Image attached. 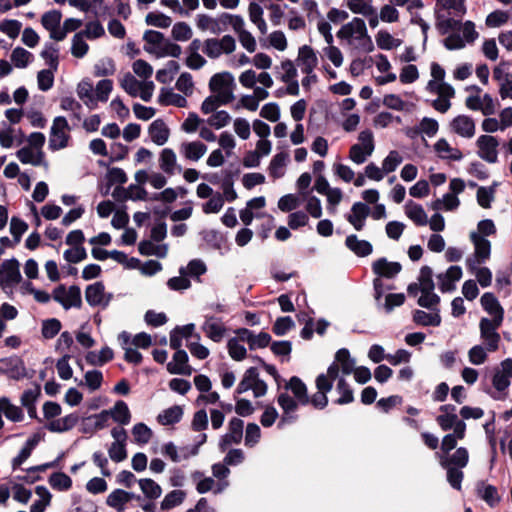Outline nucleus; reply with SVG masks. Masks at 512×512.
Wrapping results in <instances>:
<instances>
[{
  "instance_id": "f257e3e1",
  "label": "nucleus",
  "mask_w": 512,
  "mask_h": 512,
  "mask_svg": "<svg viewBox=\"0 0 512 512\" xmlns=\"http://www.w3.org/2000/svg\"><path fill=\"white\" fill-rule=\"evenodd\" d=\"M285 389L290 390L293 397L287 392H282L278 395L277 402L282 409V416L278 423L279 428L295 422L298 418L296 415L298 407L300 405L305 406L310 402L307 386L299 377H291L285 384Z\"/></svg>"
},
{
  "instance_id": "f03ea898",
  "label": "nucleus",
  "mask_w": 512,
  "mask_h": 512,
  "mask_svg": "<svg viewBox=\"0 0 512 512\" xmlns=\"http://www.w3.org/2000/svg\"><path fill=\"white\" fill-rule=\"evenodd\" d=\"M337 37L346 40L350 46L361 52L368 53L374 49L371 37L368 35L365 21L355 17L343 25L337 32Z\"/></svg>"
},
{
  "instance_id": "7ed1b4c3",
  "label": "nucleus",
  "mask_w": 512,
  "mask_h": 512,
  "mask_svg": "<svg viewBox=\"0 0 512 512\" xmlns=\"http://www.w3.org/2000/svg\"><path fill=\"white\" fill-rule=\"evenodd\" d=\"M338 378V367L330 365L326 373H322L316 378V387L318 391L312 395L310 402L316 409H324L328 404L327 393L333 388V382Z\"/></svg>"
},
{
  "instance_id": "20e7f679",
  "label": "nucleus",
  "mask_w": 512,
  "mask_h": 512,
  "mask_svg": "<svg viewBox=\"0 0 512 512\" xmlns=\"http://www.w3.org/2000/svg\"><path fill=\"white\" fill-rule=\"evenodd\" d=\"M209 88L222 104H228L234 100L236 82L230 72H222L213 75L209 81Z\"/></svg>"
},
{
  "instance_id": "39448f33",
  "label": "nucleus",
  "mask_w": 512,
  "mask_h": 512,
  "mask_svg": "<svg viewBox=\"0 0 512 512\" xmlns=\"http://www.w3.org/2000/svg\"><path fill=\"white\" fill-rule=\"evenodd\" d=\"M70 130L68 121L63 116L54 118L49 136V148L52 151L61 150L68 145Z\"/></svg>"
},
{
  "instance_id": "423d86ee",
  "label": "nucleus",
  "mask_w": 512,
  "mask_h": 512,
  "mask_svg": "<svg viewBox=\"0 0 512 512\" xmlns=\"http://www.w3.org/2000/svg\"><path fill=\"white\" fill-rule=\"evenodd\" d=\"M236 49V41L230 35L221 39L209 38L203 44V52L211 59L219 58L222 54H231Z\"/></svg>"
},
{
  "instance_id": "0eeeda50",
  "label": "nucleus",
  "mask_w": 512,
  "mask_h": 512,
  "mask_svg": "<svg viewBox=\"0 0 512 512\" xmlns=\"http://www.w3.org/2000/svg\"><path fill=\"white\" fill-rule=\"evenodd\" d=\"M469 238L474 245V258H468L466 264L473 271L478 265L490 258L491 243L479 233H470Z\"/></svg>"
},
{
  "instance_id": "6e6552de",
  "label": "nucleus",
  "mask_w": 512,
  "mask_h": 512,
  "mask_svg": "<svg viewBox=\"0 0 512 512\" xmlns=\"http://www.w3.org/2000/svg\"><path fill=\"white\" fill-rule=\"evenodd\" d=\"M19 262L15 258L0 264V286L4 291L12 290L21 281Z\"/></svg>"
},
{
  "instance_id": "1a4fd4ad",
  "label": "nucleus",
  "mask_w": 512,
  "mask_h": 512,
  "mask_svg": "<svg viewBox=\"0 0 512 512\" xmlns=\"http://www.w3.org/2000/svg\"><path fill=\"white\" fill-rule=\"evenodd\" d=\"M53 299L66 310L72 307L80 308L82 305L81 290L76 285L68 289L64 285L56 287L53 291Z\"/></svg>"
},
{
  "instance_id": "9d476101",
  "label": "nucleus",
  "mask_w": 512,
  "mask_h": 512,
  "mask_svg": "<svg viewBox=\"0 0 512 512\" xmlns=\"http://www.w3.org/2000/svg\"><path fill=\"white\" fill-rule=\"evenodd\" d=\"M501 325L491 323L489 318H482L479 322L480 338L483 341V346L488 349L489 352H495L499 348L501 342V336L498 333V328Z\"/></svg>"
},
{
  "instance_id": "9b49d317",
  "label": "nucleus",
  "mask_w": 512,
  "mask_h": 512,
  "mask_svg": "<svg viewBox=\"0 0 512 512\" xmlns=\"http://www.w3.org/2000/svg\"><path fill=\"white\" fill-rule=\"evenodd\" d=\"M85 299L92 307L106 308L113 299V294L106 293L102 282H95L86 287Z\"/></svg>"
},
{
  "instance_id": "f8f14e48",
  "label": "nucleus",
  "mask_w": 512,
  "mask_h": 512,
  "mask_svg": "<svg viewBox=\"0 0 512 512\" xmlns=\"http://www.w3.org/2000/svg\"><path fill=\"white\" fill-rule=\"evenodd\" d=\"M196 26L199 30L209 31L211 34L219 35L226 31L225 12L217 17H211L207 14H198L195 18Z\"/></svg>"
},
{
  "instance_id": "ddd939ff",
  "label": "nucleus",
  "mask_w": 512,
  "mask_h": 512,
  "mask_svg": "<svg viewBox=\"0 0 512 512\" xmlns=\"http://www.w3.org/2000/svg\"><path fill=\"white\" fill-rule=\"evenodd\" d=\"M511 378L512 359L507 358L494 368L492 385L498 392H503L510 386Z\"/></svg>"
},
{
  "instance_id": "4468645a",
  "label": "nucleus",
  "mask_w": 512,
  "mask_h": 512,
  "mask_svg": "<svg viewBox=\"0 0 512 512\" xmlns=\"http://www.w3.org/2000/svg\"><path fill=\"white\" fill-rule=\"evenodd\" d=\"M479 148L478 155L481 159L488 163H496L498 160L499 141L496 137L490 135H481L477 139Z\"/></svg>"
},
{
  "instance_id": "2eb2a0df",
  "label": "nucleus",
  "mask_w": 512,
  "mask_h": 512,
  "mask_svg": "<svg viewBox=\"0 0 512 512\" xmlns=\"http://www.w3.org/2000/svg\"><path fill=\"white\" fill-rule=\"evenodd\" d=\"M61 20L62 13L56 9L45 12L41 17L42 26L49 32L50 38L55 41L63 40V33H60Z\"/></svg>"
},
{
  "instance_id": "dca6fc26",
  "label": "nucleus",
  "mask_w": 512,
  "mask_h": 512,
  "mask_svg": "<svg viewBox=\"0 0 512 512\" xmlns=\"http://www.w3.org/2000/svg\"><path fill=\"white\" fill-rule=\"evenodd\" d=\"M480 302L483 309L492 317L490 322L496 325H502L504 309L494 294L490 292L484 293L481 296Z\"/></svg>"
},
{
  "instance_id": "f3484780",
  "label": "nucleus",
  "mask_w": 512,
  "mask_h": 512,
  "mask_svg": "<svg viewBox=\"0 0 512 512\" xmlns=\"http://www.w3.org/2000/svg\"><path fill=\"white\" fill-rule=\"evenodd\" d=\"M205 320L201 326L205 335L214 342H220L225 336L226 327L218 317L205 315Z\"/></svg>"
},
{
  "instance_id": "a211bd4d",
  "label": "nucleus",
  "mask_w": 512,
  "mask_h": 512,
  "mask_svg": "<svg viewBox=\"0 0 512 512\" xmlns=\"http://www.w3.org/2000/svg\"><path fill=\"white\" fill-rule=\"evenodd\" d=\"M132 499L140 500L141 497L133 492H128L123 489H115L107 496L106 504L118 512H123L126 509V505Z\"/></svg>"
},
{
  "instance_id": "6ab92c4d",
  "label": "nucleus",
  "mask_w": 512,
  "mask_h": 512,
  "mask_svg": "<svg viewBox=\"0 0 512 512\" xmlns=\"http://www.w3.org/2000/svg\"><path fill=\"white\" fill-rule=\"evenodd\" d=\"M401 270L402 266L399 262L388 261L385 257L379 258L372 263V271L378 276L377 278L391 279L399 274Z\"/></svg>"
},
{
  "instance_id": "aec40b11",
  "label": "nucleus",
  "mask_w": 512,
  "mask_h": 512,
  "mask_svg": "<svg viewBox=\"0 0 512 512\" xmlns=\"http://www.w3.org/2000/svg\"><path fill=\"white\" fill-rule=\"evenodd\" d=\"M3 374L8 375L10 378L19 380L26 376V368L23 360L16 356H10L1 359Z\"/></svg>"
},
{
  "instance_id": "412c9836",
  "label": "nucleus",
  "mask_w": 512,
  "mask_h": 512,
  "mask_svg": "<svg viewBox=\"0 0 512 512\" xmlns=\"http://www.w3.org/2000/svg\"><path fill=\"white\" fill-rule=\"evenodd\" d=\"M330 365H336L338 367V377H344L353 373L356 368V360L351 357L348 349L341 348L336 352L335 359Z\"/></svg>"
},
{
  "instance_id": "4be33fe9",
  "label": "nucleus",
  "mask_w": 512,
  "mask_h": 512,
  "mask_svg": "<svg viewBox=\"0 0 512 512\" xmlns=\"http://www.w3.org/2000/svg\"><path fill=\"white\" fill-rule=\"evenodd\" d=\"M451 129L457 135L464 138H472L475 134V123L467 115H459L450 123Z\"/></svg>"
},
{
  "instance_id": "5701e85b",
  "label": "nucleus",
  "mask_w": 512,
  "mask_h": 512,
  "mask_svg": "<svg viewBox=\"0 0 512 512\" xmlns=\"http://www.w3.org/2000/svg\"><path fill=\"white\" fill-rule=\"evenodd\" d=\"M369 214L370 208L365 203L356 202L352 205L351 213L346 219L357 231H361Z\"/></svg>"
},
{
  "instance_id": "b1692460",
  "label": "nucleus",
  "mask_w": 512,
  "mask_h": 512,
  "mask_svg": "<svg viewBox=\"0 0 512 512\" xmlns=\"http://www.w3.org/2000/svg\"><path fill=\"white\" fill-rule=\"evenodd\" d=\"M188 355L185 350H177L173 360L167 364V370L171 374L190 375L191 367L187 364Z\"/></svg>"
},
{
  "instance_id": "393cba45",
  "label": "nucleus",
  "mask_w": 512,
  "mask_h": 512,
  "mask_svg": "<svg viewBox=\"0 0 512 512\" xmlns=\"http://www.w3.org/2000/svg\"><path fill=\"white\" fill-rule=\"evenodd\" d=\"M159 167L168 175H173L176 172L180 173L182 171V167L177 164L176 153L170 148H165L161 151L159 156Z\"/></svg>"
},
{
  "instance_id": "a878e982",
  "label": "nucleus",
  "mask_w": 512,
  "mask_h": 512,
  "mask_svg": "<svg viewBox=\"0 0 512 512\" xmlns=\"http://www.w3.org/2000/svg\"><path fill=\"white\" fill-rule=\"evenodd\" d=\"M462 277L460 266H451L448 270L438 275L439 288L442 292H450L455 289V282Z\"/></svg>"
},
{
  "instance_id": "bb28decb",
  "label": "nucleus",
  "mask_w": 512,
  "mask_h": 512,
  "mask_svg": "<svg viewBox=\"0 0 512 512\" xmlns=\"http://www.w3.org/2000/svg\"><path fill=\"white\" fill-rule=\"evenodd\" d=\"M179 151L186 159L196 162L206 154L207 146L200 141L183 142Z\"/></svg>"
},
{
  "instance_id": "cd10ccee",
  "label": "nucleus",
  "mask_w": 512,
  "mask_h": 512,
  "mask_svg": "<svg viewBox=\"0 0 512 512\" xmlns=\"http://www.w3.org/2000/svg\"><path fill=\"white\" fill-rule=\"evenodd\" d=\"M345 245L358 257H366L373 252L372 244L367 240L359 239L355 234L346 237Z\"/></svg>"
},
{
  "instance_id": "c85d7f7f",
  "label": "nucleus",
  "mask_w": 512,
  "mask_h": 512,
  "mask_svg": "<svg viewBox=\"0 0 512 512\" xmlns=\"http://www.w3.org/2000/svg\"><path fill=\"white\" fill-rule=\"evenodd\" d=\"M477 495L485 501L490 507H495L501 501V496L497 488L485 482H479L476 486Z\"/></svg>"
},
{
  "instance_id": "c756f323",
  "label": "nucleus",
  "mask_w": 512,
  "mask_h": 512,
  "mask_svg": "<svg viewBox=\"0 0 512 512\" xmlns=\"http://www.w3.org/2000/svg\"><path fill=\"white\" fill-rule=\"evenodd\" d=\"M434 150L441 159L460 161L463 158L462 152L452 147L445 138L439 139L434 144Z\"/></svg>"
},
{
  "instance_id": "7c9ffc66",
  "label": "nucleus",
  "mask_w": 512,
  "mask_h": 512,
  "mask_svg": "<svg viewBox=\"0 0 512 512\" xmlns=\"http://www.w3.org/2000/svg\"><path fill=\"white\" fill-rule=\"evenodd\" d=\"M17 158L23 164H31L33 166H45L48 164L44 159L42 150L33 151L30 147H23L17 151Z\"/></svg>"
},
{
  "instance_id": "2f4dec72",
  "label": "nucleus",
  "mask_w": 512,
  "mask_h": 512,
  "mask_svg": "<svg viewBox=\"0 0 512 512\" xmlns=\"http://www.w3.org/2000/svg\"><path fill=\"white\" fill-rule=\"evenodd\" d=\"M148 133L155 144L162 146L168 141L170 131L163 120L157 119L150 124Z\"/></svg>"
},
{
  "instance_id": "473e14b6",
  "label": "nucleus",
  "mask_w": 512,
  "mask_h": 512,
  "mask_svg": "<svg viewBox=\"0 0 512 512\" xmlns=\"http://www.w3.org/2000/svg\"><path fill=\"white\" fill-rule=\"evenodd\" d=\"M138 250L144 256H156L158 258H165L168 254L167 244H158L153 240L141 241L138 245Z\"/></svg>"
},
{
  "instance_id": "72a5a7b5",
  "label": "nucleus",
  "mask_w": 512,
  "mask_h": 512,
  "mask_svg": "<svg viewBox=\"0 0 512 512\" xmlns=\"http://www.w3.org/2000/svg\"><path fill=\"white\" fill-rule=\"evenodd\" d=\"M299 62L301 71L305 74H311L317 65V56L313 49L307 45H304L299 49Z\"/></svg>"
},
{
  "instance_id": "f704fd0d",
  "label": "nucleus",
  "mask_w": 512,
  "mask_h": 512,
  "mask_svg": "<svg viewBox=\"0 0 512 512\" xmlns=\"http://www.w3.org/2000/svg\"><path fill=\"white\" fill-rule=\"evenodd\" d=\"M110 417L120 425H128L131 421V413L128 405L122 401H117L114 406L108 410Z\"/></svg>"
},
{
  "instance_id": "c9c22d12",
  "label": "nucleus",
  "mask_w": 512,
  "mask_h": 512,
  "mask_svg": "<svg viewBox=\"0 0 512 512\" xmlns=\"http://www.w3.org/2000/svg\"><path fill=\"white\" fill-rule=\"evenodd\" d=\"M78 419V415L69 414L63 418L52 420L47 424L46 428L51 432H65L72 429L77 424Z\"/></svg>"
},
{
  "instance_id": "e433bc0d",
  "label": "nucleus",
  "mask_w": 512,
  "mask_h": 512,
  "mask_svg": "<svg viewBox=\"0 0 512 512\" xmlns=\"http://www.w3.org/2000/svg\"><path fill=\"white\" fill-rule=\"evenodd\" d=\"M405 213L416 225L424 226L428 223L427 214L420 204L412 201L407 202L405 205Z\"/></svg>"
},
{
  "instance_id": "4c0bfd02",
  "label": "nucleus",
  "mask_w": 512,
  "mask_h": 512,
  "mask_svg": "<svg viewBox=\"0 0 512 512\" xmlns=\"http://www.w3.org/2000/svg\"><path fill=\"white\" fill-rule=\"evenodd\" d=\"M158 102L161 105H173L179 108H183L187 106V99L177 93H174L171 89H161V92L158 96Z\"/></svg>"
},
{
  "instance_id": "58836bf2",
  "label": "nucleus",
  "mask_w": 512,
  "mask_h": 512,
  "mask_svg": "<svg viewBox=\"0 0 512 512\" xmlns=\"http://www.w3.org/2000/svg\"><path fill=\"white\" fill-rule=\"evenodd\" d=\"M137 483L144 497L149 500L158 499L162 494L161 486L158 483H156L153 479L142 478L139 479Z\"/></svg>"
},
{
  "instance_id": "ea45409f",
  "label": "nucleus",
  "mask_w": 512,
  "mask_h": 512,
  "mask_svg": "<svg viewBox=\"0 0 512 512\" xmlns=\"http://www.w3.org/2000/svg\"><path fill=\"white\" fill-rule=\"evenodd\" d=\"M183 416V408L179 405H174L163 410L158 416L157 420L161 425H172L178 423Z\"/></svg>"
},
{
  "instance_id": "a19ab883",
  "label": "nucleus",
  "mask_w": 512,
  "mask_h": 512,
  "mask_svg": "<svg viewBox=\"0 0 512 512\" xmlns=\"http://www.w3.org/2000/svg\"><path fill=\"white\" fill-rule=\"evenodd\" d=\"M147 52L155 55L157 58H163L166 56L171 57H179L182 53V49L178 44L172 43L170 41H165L162 43L161 47L158 48H147Z\"/></svg>"
},
{
  "instance_id": "79ce46f5",
  "label": "nucleus",
  "mask_w": 512,
  "mask_h": 512,
  "mask_svg": "<svg viewBox=\"0 0 512 512\" xmlns=\"http://www.w3.org/2000/svg\"><path fill=\"white\" fill-rule=\"evenodd\" d=\"M287 159L288 155L284 152H280L274 155L268 167L270 176L275 179L283 177Z\"/></svg>"
},
{
  "instance_id": "37998d69",
  "label": "nucleus",
  "mask_w": 512,
  "mask_h": 512,
  "mask_svg": "<svg viewBox=\"0 0 512 512\" xmlns=\"http://www.w3.org/2000/svg\"><path fill=\"white\" fill-rule=\"evenodd\" d=\"M413 321L418 325L437 327L441 324V317L438 311L427 313L423 310H416L413 313Z\"/></svg>"
},
{
  "instance_id": "c03bdc74",
  "label": "nucleus",
  "mask_w": 512,
  "mask_h": 512,
  "mask_svg": "<svg viewBox=\"0 0 512 512\" xmlns=\"http://www.w3.org/2000/svg\"><path fill=\"white\" fill-rule=\"evenodd\" d=\"M336 391L340 394V397L336 400L339 405L349 404L354 401L353 390L343 376L336 378Z\"/></svg>"
},
{
  "instance_id": "a18cd8bd",
  "label": "nucleus",
  "mask_w": 512,
  "mask_h": 512,
  "mask_svg": "<svg viewBox=\"0 0 512 512\" xmlns=\"http://www.w3.org/2000/svg\"><path fill=\"white\" fill-rule=\"evenodd\" d=\"M0 412H3L9 420L14 422H19L24 418L21 408L11 404L6 397L0 399Z\"/></svg>"
},
{
  "instance_id": "49530a36",
  "label": "nucleus",
  "mask_w": 512,
  "mask_h": 512,
  "mask_svg": "<svg viewBox=\"0 0 512 512\" xmlns=\"http://www.w3.org/2000/svg\"><path fill=\"white\" fill-rule=\"evenodd\" d=\"M33 60V54L22 47H16L11 52V61L16 68H26Z\"/></svg>"
},
{
  "instance_id": "de8ad7c7",
  "label": "nucleus",
  "mask_w": 512,
  "mask_h": 512,
  "mask_svg": "<svg viewBox=\"0 0 512 512\" xmlns=\"http://www.w3.org/2000/svg\"><path fill=\"white\" fill-rule=\"evenodd\" d=\"M41 57L50 69L56 71L58 68L59 48L53 43H46L41 52Z\"/></svg>"
},
{
  "instance_id": "09e8293b",
  "label": "nucleus",
  "mask_w": 512,
  "mask_h": 512,
  "mask_svg": "<svg viewBox=\"0 0 512 512\" xmlns=\"http://www.w3.org/2000/svg\"><path fill=\"white\" fill-rule=\"evenodd\" d=\"M179 69L180 66L178 62L170 60L163 69L157 71L156 79L158 82L163 84L169 83L173 80Z\"/></svg>"
},
{
  "instance_id": "8fccbe9b",
  "label": "nucleus",
  "mask_w": 512,
  "mask_h": 512,
  "mask_svg": "<svg viewBox=\"0 0 512 512\" xmlns=\"http://www.w3.org/2000/svg\"><path fill=\"white\" fill-rule=\"evenodd\" d=\"M185 492L182 490H173L165 495L161 502V510L168 511L176 506L182 504L185 499Z\"/></svg>"
},
{
  "instance_id": "3c124183",
  "label": "nucleus",
  "mask_w": 512,
  "mask_h": 512,
  "mask_svg": "<svg viewBox=\"0 0 512 512\" xmlns=\"http://www.w3.org/2000/svg\"><path fill=\"white\" fill-rule=\"evenodd\" d=\"M259 377L258 371L255 367H250L247 369L243 375L242 380L238 384L236 388L237 394H242L247 392L248 390H251L253 387L254 382Z\"/></svg>"
},
{
  "instance_id": "603ef678",
  "label": "nucleus",
  "mask_w": 512,
  "mask_h": 512,
  "mask_svg": "<svg viewBox=\"0 0 512 512\" xmlns=\"http://www.w3.org/2000/svg\"><path fill=\"white\" fill-rule=\"evenodd\" d=\"M488 349L482 344H477L471 347L468 351L469 362L473 365H482L488 359Z\"/></svg>"
},
{
  "instance_id": "864d4df0",
  "label": "nucleus",
  "mask_w": 512,
  "mask_h": 512,
  "mask_svg": "<svg viewBox=\"0 0 512 512\" xmlns=\"http://www.w3.org/2000/svg\"><path fill=\"white\" fill-rule=\"evenodd\" d=\"M36 494L40 497V499L31 505L30 512H44L46 506L50 503L51 494L44 486H37Z\"/></svg>"
},
{
  "instance_id": "5fc2aeb1",
  "label": "nucleus",
  "mask_w": 512,
  "mask_h": 512,
  "mask_svg": "<svg viewBox=\"0 0 512 512\" xmlns=\"http://www.w3.org/2000/svg\"><path fill=\"white\" fill-rule=\"evenodd\" d=\"M89 50L88 44L84 40V33L78 32L72 38L71 53L76 58H83Z\"/></svg>"
},
{
  "instance_id": "6e6d98bb",
  "label": "nucleus",
  "mask_w": 512,
  "mask_h": 512,
  "mask_svg": "<svg viewBox=\"0 0 512 512\" xmlns=\"http://www.w3.org/2000/svg\"><path fill=\"white\" fill-rule=\"evenodd\" d=\"M469 460V454L466 448L460 447L458 448L453 455L449 459L442 460L441 462H446V465L464 468L466 467Z\"/></svg>"
},
{
  "instance_id": "4d7b16f0",
  "label": "nucleus",
  "mask_w": 512,
  "mask_h": 512,
  "mask_svg": "<svg viewBox=\"0 0 512 512\" xmlns=\"http://www.w3.org/2000/svg\"><path fill=\"white\" fill-rule=\"evenodd\" d=\"M49 484L54 489L66 491L72 486V480L65 473L56 472L50 475Z\"/></svg>"
},
{
  "instance_id": "13d9d810",
  "label": "nucleus",
  "mask_w": 512,
  "mask_h": 512,
  "mask_svg": "<svg viewBox=\"0 0 512 512\" xmlns=\"http://www.w3.org/2000/svg\"><path fill=\"white\" fill-rule=\"evenodd\" d=\"M132 435L137 444H147L152 437V430L144 423H137L132 428Z\"/></svg>"
},
{
  "instance_id": "bf43d9fd",
  "label": "nucleus",
  "mask_w": 512,
  "mask_h": 512,
  "mask_svg": "<svg viewBox=\"0 0 512 512\" xmlns=\"http://www.w3.org/2000/svg\"><path fill=\"white\" fill-rule=\"evenodd\" d=\"M432 275H433V272L429 266H423L420 269L418 283L420 285L421 292L434 291L435 285H434Z\"/></svg>"
},
{
  "instance_id": "052dcab7",
  "label": "nucleus",
  "mask_w": 512,
  "mask_h": 512,
  "mask_svg": "<svg viewBox=\"0 0 512 512\" xmlns=\"http://www.w3.org/2000/svg\"><path fill=\"white\" fill-rule=\"evenodd\" d=\"M141 83L131 73L125 74L120 80L121 87L132 97L138 96Z\"/></svg>"
},
{
  "instance_id": "680f3d73",
  "label": "nucleus",
  "mask_w": 512,
  "mask_h": 512,
  "mask_svg": "<svg viewBox=\"0 0 512 512\" xmlns=\"http://www.w3.org/2000/svg\"><path fill=\"white\" fill-rule=\"evenodd\" d=\"M145 22L147 25L157 28H168L172 23V19L163 13L150 12L146 15Z\"/></svg>"
},
{
  "instance_id": "e2e57ef3",
  "label": "nucleus",
  "mask_w": 512,
  "mask_h": 512,
  "mask_svg": "<svg viewBox=\"0 0 512 512\" xmlns=\"http://www.w3.org/2000/svg\"><path fill=\"white\" fill-rule=\"evenodd\" d=\"M460 204V200L453 193L445 194L441 199H437L433 203V208L435 210H439L444 208L447 211H452L456 209Z\"/></svg>"
},
{
  "instance_id": "0e129e2a",
  "label": "nucleus",
  "mask_w": 512,
  "mask_h": 512,
  "mask_svg": "<svg viewBox=\"0 0 512 512\" xmlns=\"http://www.w3.org/2000/svg\"><path fill=\"white\" fill-rule=\"evenodd\" d=\"M441 465L447 469V481L456 490L461 489V483L463 480L462 468L446 465V462H441Z\"/></svg>"
},
{
  "instance_id": "69168bd1",
  "label": "nucleus",
  "mask_w": 512,
  "mask_h": 512,
  "mask_svg": "<svg viewBox=\"0 0 512 512\" xmlns=\"http://www.w3.org/2000/svg\"><path fill=\"white\" fill-rule=\"evenodd\" d=\"M402 162L403 157L401 156V154L396 150H392L384 158L382 162V169L385 173L394 172Z\"/></svg>"
},
{
  "instance_id": "338daca9",
  "label": "nucleus",
  "mask_w": 512,
  "mask_h": 512,
  "mask_svg": "<svg viewBox=\"0 0 512 512\" xmlns=\"http://www.w3.org/2000/svg\"><path fill=\"white\" fill-rule=\"evenodd\" d=\"M207 268L205 263L200 259L191 260L187 267H181L179 272L181 275L200 276L206 272Z\"/></svg>"
},
{
  "instance_id": "774afa93",
  "label": "nucleus",
  "mask_w": 512,
  "mask_h": 512,
  "mask_svg": "<svg viewBox=\"0 0 512 512\" xmlns=\"http://www.w3.org/2000/svg\"><path fill=\"white\" fill-rule=\"evenodd\" d=\"M227 348L230 357L236 361H241L246 357V348L241 344V342H239V339L231 338L228 341Z\"/></svg>"
}]
</instances>
